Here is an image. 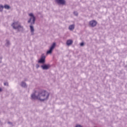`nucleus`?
Here are the masks:
<instances>
[{
  "label": "nucleus",
  "instance_id": "obj_1",
  "mask_svg": "<svg viewBox=\"0 0 127 127\" xmlns=\"http://www.w3.org/2000/svg\"><path fill=\"white\" fill-rule=\"evenodd\" d=\"M50 93L46 90H41L38 92H35L31 95V98L33 100H38L40 101H44L49 99Z\"/></svg>",
  "mask_w": 127,
  "mask_h": 127
},
{
  "label": "nucleus",
  "instance_id": "obj_2",
  "mask_svg": "<svg viewBox=\"0 0 127 127\" xmlns=\"http://www.w3.org/2000/svg\"><path fill=\"white\" fill-rule=\"evenodd\" d=\"M12 26L15 29H19V28H21L22 29V27L20 26V24H19L18 22H15L13 23V24H12Z\"/></svg>",
  "mask_w": 127,
  "mask_h": 127
},
{
  "label": "nucleus",
  "instance_id": "obj_3",
  "mask_svg": "<svg viewBox=\"0 0 127 127\" xmlns=\"http://www.w3.org/2000/svg\"><path fill=\"white\" fill-rule=\"evenodd\" d=\"M56 3L60 4L61 5H64L66 3L65 0H55Z\"/></svg>",
  "mask_w": 127,
  "mask_h": 127
},
{
  "label": "nucleus",
  "instance_id": "obj_4",
  "mask_svg": "<svg viewBox=\"0 0 127 127\" xmlns=\"http://www.w3.org/2000/svg\"><path fill=\"white\" fill-rule=\"evenodd\" d=\"M56 46V43H54L53 45H52L49 51H47V54H50L52 53V51L53 50V49H54V48H55Z\"/></svg>",
  "mask_w": 127,
  "mask_h": 127
},
{
  "label": "nucleus",
  "instance_id": "obj_5",
  "mask_svg": "<svg viewBox=\"0 0 127 127\" xmlns=\"http://www.w3.org/2000/svg\"><path fill=\"white\" fill-rule=\"evenodd\" d=\"M35 17L34 16H32L31 17V18H30L28 22L29 23H31V25H33L35 23Z\"/></svg>",
  "mask_w": 127,
  "mask_h": 127
},
{
  "label": "nucleus",
  "instance_id": "obj_6",
  "mask_svg": "<svg viewBox=\"0 0 127 127\" xmlns=\"http://www.w3.org/2000/svg\"><path fill=\"white\" fill-rule=\"evenodd\" d=\"M97 24V22L95 20H91V21L89 22V25L92 27H94L96 26Z\"/></svg>",
  "mask_w": 127,
  "mask_h": 127
},
{
  "label": "nucleus",
  "instance_id": "obj_7",
  "mask_svg": "<svg viewBox=\"0 0 127 127\" xmlns=\"http://www.w3.org/2000/svg\"><path fill=\"white\" fill-rule=\"evenodd\" d=\"M51 66L49 64H45L43 65H41V67L44 70H47L50 68Z\"/></svg>",
  "mask_w": 127,
  "mask_h": 127
},
{
  "label": "nucleus",
  "instance_id": "obj_8",
  "mask_svg": "<svg viewBox=\"0 0 127 127\" xmlns=\"http://www.w3.org/2000/svg\"><path fill=\"white\" fill-rule=\"evenodd\" d=\"M45 59L46 57L45 56H42L41 59L38 61L39 63H45Z\"/></svg>",
  "mask_w": 127,
  "mask_h": 127
},
{
  "label": "nucleus",
  "instance_id": "obj_9",
  "mask_svg": "<svg viewBox=\"0 0 127 127\" xmlns=\"http://www.w3.org/2000/svg\"><path fill=\"white\" fill-rule=\"evenodd\" d=\"M72 43H73V41L72 40H68L66 42V45L67 46L71 45Z\"/></svg>",
  "mask_w": 127,
  "mask_h": 127
},
{
  "label": "nucleus",
  "instance_id": "obj_10",
  "mask_svg": "<svg viewBox=\"0 0 127 127\" xmlns=\"http://www.w3.org/2000/svg\"><path fill=\"white\" fill-rule=\"evenodd\" d=\"M3 8H5V9H10V6L7 4H5L3 6Z\"/></svg>",
  "mask_w": 127,
  "mask_h": 127
},
{
  "label": "nucleus",
  "instance_id": "obj_11",
  "mask_svg": "<svg viewBox=\"0 0 127 127\" xmlns=\"http://www.w3.org/2000/svg\"><path fill=\"white\" fill-rule=\"evenodd\" d=\"M74 29V25H71L69 26V30H73Z\"/></svg>",
  "mask_w": 127,
  "mask_h": 127
},
{
  "label": "nucleus",
  "instance_id": "obj_12",
  "mask_svg": "<svg viewBox=\"0 0 127 127\" xmlns=\"http://www.w3.org/2000/svg\"><path fill=\"white\" fill-rule=\"evenodd\" d=\"M30 28L31 29V32L33 33L34 32V29L33 26H30Z\"/></svg>",
  "mask_w": 127,
  "mask_h": 127
},
{
  "label": "nucleus",
  "instance_id": "obj_13",
  "mask_svg": "<svg viewBox=\"0 0 127 127\" xmlns=\"http://www.w3.org/2000/svg\"><path fill=\"white\" fill-rule=\"evenodd\" d=\"M3 10V5L0 4V12H1Z\"/></svg>",
  "mask_w": 127,
  "mask_h": 127
},
{
  "label": "nucleus",
  "instance_id": "obj_14",
  "mask_svg": "<svg viewBox=\"0 0 127 127\" xmlns=\"http://www.w3.org/2000/svg\"><path fill=\"white\" fill-rule=\"evenodd\" d=\"M21 85L24 87H26V84L24 82H22Z\"/></svg>",
  "mask_w": 127,
  "mask_h": 127
},
{
  "label": "nucleus",
  "instance_id": "obj_15",
  "mask_svg": "<svg viewBox=\"0 0 127 127\" xmlns=\"http://www.w3.org/2000/svg\"><path fill=\"white\" fill-rule=\"evenodd\" d=\"M74 15L76 16H78V12L77 11L73 12Z\"/></svg>",
  "mask_w": 127,
  "mask_h": 127
},
{
  "label": "nucleus",
  "instance_id": "obj_16",
  "mask_svg": "<svg viewBox=\"0 0 127 127\" xmlns=\"http://www.w3.org/2000/svg\"><path fill=\"white\" fill-rule=\"evenodd\" d=\"M4 86H8V82H4Z\"/></svg>",
  "mask_w": 127,
  "mask_h": 127
},
{
  "label": "nucleus",
  "instance_id": "obj_17",
  "mask_svg": "<svg viewBox=\"0 0 127 127\" xmlns=\"http://www.w3.org/2000/svg\"><path fill=\"white\" fill-rule=\"evenodd\" d=\"M29 16H34L33 15V13H29Z\"/></svg>",
  "mask_w": 127,
  "mask_h": 127
},
{
  "label": "nucleus",
  "instance_id": "obj_18",
  "mask_svg": "<svg viewBox=\"0 0 127 127\" xmlns=\"http://www.w3.org/2000/svg\"><path fill=\"white\" fill-rule=\"evenodd\" d=\"M80 46H84V43L82 42L80 44Z\"/></svg>",
  "mask_w": 127,
  "mask_h": 127
},
{
  "label": "nucleus",
  "instance_id": "obj_19",
  "mask_svg": "<svg viewBox=\"0 0 127 127\" xmlns=\"http://www.w3.org/2000/svg\"><path fill=\"white\" fill-rule=\"evenodd\" d=\"M76 127H82L80 125H76Z\"/></svg>",
  "mask_w": 127,
  "mask_h": 127
},
{
  "label": "nucleus",
  "instance_id": "obj_20",
  "mask_svg": "<svg viewBox=\"0 0 127 127\" xmlns=\"http://www.w3.org/2000/svg\"><path fill=\"white\" fill-rule=\"evenodd\" d=\"M2 91V89L1 88H0V92H1Z\"/></svg>",
  "mask_w": 127,
  "mask_h": 127
}]
</instances>
